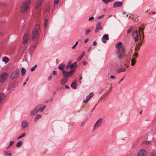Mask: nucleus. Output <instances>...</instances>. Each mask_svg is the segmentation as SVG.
<instances>
[{
  "mask_svg": "<svg viewBox=\"0 0 156 156\" xmlns=\"http://www.w3.org/2000/svg\"><path fill=\"white\" fill-rule=\"evenodd\" d=\"M8 77L9 74L7 72H4L1 73L0 76V82L2 83L5 82Z\"/></svg>",
  "mask_w": 156,
  "mask_h": 156,
  "instance_id": "423d86ee",
  "label": "nucleus"
},
{
  "mask_svg": "<svg viewBox=\"0 0 156 156\" xmlns=\"http://www.w3.org/2000/svg\"><path fill=\"white\" fill-rule=\"evenodd\" d=\"M101 22H100L99 21L97 22V24H96V27H99L101 26Z\"/></svg>",
  "mask_w": 156,
  "mask_h": 156,
  "instance_id": "e433bc0d",
  "label": "nucleus"
},
{
  "mask_svg": "<svg viewBox=\"0 0 156 156\" xmlns=\"http://www.w3.org/2000/svg\"><path fill=\"white\" fill-rule=\"evenodd\" d=\"M31 47L33 48H34L36 47V45L34 44H32L31 45Z\"/></svg>",
  "mask_w": 156,
  "mask_h": 156,
  "instance_id": "4d7b16f0",
  "label": "nucleus"
},
{
  "mask_svg": "<svg viewBox=\"0 0 156 156\" xmlns=\"http://www.w3.org/2000/svg\"><path fill=\"white\" fill-rule=\"evenodd\" d=\"M144 30V28L142 27H139V31H141V33H143V39L144 38V35L143 32V30Z\"/></svg>",
  "mask_w": 156,
  "mask_h": 156,
  "instance_id": "c85d7f7f",
  "label": "nucleus"
},
{
  "mask_svg": "<svg viewBox=\"0 0 156 156\" xmlns=\"http://www.w3.org/2000/svg\"><path fill=\"white\" fill-rule=\"evenodd\" d=\"M52 78V76H49L48 77V80H50Z\"/></svg>",
  "mask_w": 156,
  "mask_h": 156,
  "instance_id": "bf43d9fd",
  "label": "nucleus"
},
{
  "mask_svg": "<svg viewBox=\"0 0 156 156\" xmlns=\"http://www.w3.org/2000/svg\"><path fill=\"white\" fill-rule=\"evenodd\" d=\"M83 64H84V65H86L87 63V62H84L83 63Z\"/></svg>",
  "mask_w": 156,
  "mask_h": 156,
  "instance_id": "69168bd1",
  "label": "nucleus"
},
{
  "mask_svg": "<svg viewBox=\"0 0 156 156\" xmlns=\"http://www.w3.org/2000/svg\"><path fill=\"white\" fill-rule=\"evenodd\" d=\"M94 19V17H93V16H91V17H90L89 18L88 20L89 21H90L91 20H92Z\"/></svg>",
  "mask_w": 156,
  "mask_h": 156,
  "instance_id": "09e8293b",
  "label": "nucleus"
},
{
  "mask_svg": "<svg viewBox=\"0 0 156 156\" xmlns=\"http://www.w3.org/2000/svg\"><path fill=\"white\" fill-rule=\"evenodd\" d=\"M37 120H38V119H36V117H35V119H34L35 121L36 122Z\"/></svg>",
  "mask_w": 156,
  "mask_h": 156,
  "instance_id": "774afa93",
  "label": "nucleus"
},
{
  "mask_svg": "<svg viewBox=\"0 0 156 156\" xmlns=\"http://www.w3.org/2000/svg\"><path fill=\"white\" fill-rule=\"evenodd\" d=\"M133 55L135 56V58H136L138 56V54L136 53H134L133 54Z\"/></svg>",
  "mask_w": 156,
  "mask_h": 156,
  "instance_id": "603ef678",
  "label": "nucleus"
},
{
  "mask_svg": "<svg viewBox=\"0 0 156 156\" xmlns=\"http://www.w3.org/2000/svg\"><path fill=\"white\" fill-rule=\"evenodd\" d=\"M26 69L23 67L21 69V75L23 76L26 73Z\"/></svg>",
  "mask_w": 156,
  "mask_h": 156,
  "instance_id": "cd10ccee",
  "label": "nucleus"
},
{
  "mask_svg": "<svg viewBox=\"0 0 156 156\" xmlns=\"http://www.w3.org/2000/svg\"><path fill=\"white\" fill-rule=\"evenodd\" d=\"M28 125V123L26 121H23L22 122V126L23 128L27 127Z\"/></svg>",
  "mask_w": 156,
  "mask_h": 156,
  "instance_id": "f3484780",
  "label": "nucleus"
},
{
  "mask_svg": "<svg viewBox=\"0 0 156 156\" xmlns=\"http://www.w3.org/2000/svg\"><path fill=\"white\" fill-rule=\"evenodd\" d=\"M126 47L124 44L121 45L119 49H117V56L119 59L122 58L124 55Z\"/></svg>",
  "mask_w": 156,
  "mask_h": 156,
  "instance_id": "f03ea898",
  "label": "nucleus"
},
{
  "mask_svg": "<svg viewBox=\"0 0 156 156\" xmlns=\"http://www.w3.org/2000/svg\"><path fill=\"white\" fill-rule=\"evenodd\" d=\"M90 98H88V99H84L83 101V102L84 103H86L89 100Z\"/></svg>",
  "mask_w": 156,
  "mask_h": 156,
  "instance_id": "ea45409f",
  "label": "nucleus"
},
{
  "mask_svg": "<svg viewBox=\"0 0 156 156\" xmlns=\"http://www.w3.org/2000/svg\"><path fill=\"white\" fill-rule=\"evenodd\" d=\"M125 70V68H119L117 69V72L119 73L121 72L124 71Z\"/></svg>",
  "mask_w": 156,
  "mask_h": 156,
  "instance_id": "bb28decb",
  "label": "nucleus"
},
{
  "mask_svg": "<svg viewBox=\"0 0 156 156\" xmlns=\"http://www.w3.org/2000/svg\"><path fill=\"white\" fill-rule=\"evenodd\" d=\"M25 135H26V134L25 133H24L23 134H22V135L19 136L18 137L17 139H19L25 136Z\"/></svg>",
  "mask_w": 156,
  "mask_h": 156,
  "instance_id": "473e14b6",
  "label": "nucleus"
},
{
  "mask_svg": "<svg viewBox=\"0 0 156 156\" xmlns=\"http://www.w3.org/2000/svg\"><path fill=\"white\" fill-rule=\"evenodd\" d=\"M147 153L144 149L140 150L137 152L136 156H147Z\"/></svg>",
  "mask_w": 156,
  "mask_h": 156,
  "instance_id": "6e6552de",
  "label": "nucleus"
},
{
  "mask_svg": "<svg viewBox=\"0 0 156 156\" xmlns=\"http://www.w3.org/2000/svg\"><path fill=\"white\" fill-rule=\"evenodd\" d=\"M78 44V41H77L76 42L75 44L72 47L73 49H74L76 46Z\"/></svg>",
  "mask_w": 156,
  "mask_h": 156,
  "instance_id": "79ce46f5",
  "label": "nucleus"
},
{
  "mask_svg": "<svg viewBox=\"0 0 156 156\" xmlns=\"http://www.w3.org/2000/svg\"><path fill=\"white\" fill-rule=\"evenodd\" d=\"M41 117V115L40 114H37L36 116V119H39Z\"/></svg>",
  "mask_w": 156,
  "mask_h": 156,
  "instance_id": "58836bf2",
  "label": "nucleus"
},
{
  "mask_svg": "<svg viewBox=\"0 0 156 156\" xmlns=\"http://www.w3.org/2000/svg\"><path fill=\"white\" fill-rule=\"evenodd\" d=\"M85 121H84L82 122V123H81V126H83L84 125V124H85Z\"/></svg>",
  "mask_w": 156,
  "mask_h": 156,
  "instance_id": "6e6d98bb",
  "label": "nucleus"
},
{
  "mask_svg": "<svg viewBox=\"0 0 156 156\" xmlns=\"http://www.w3.org/2000/svg\"><path fill=\"white\" fill-rule=\"evenodd\" d=\"M104 15H101V16H99L98 17V19H100L101 18H102L103 17H104Z\"/></svg>",
  "mask_w": 156,
  "mask_h": 156,
  "instance_id": "3c124183",
  "label": "nucleus"
},
{
  "mask_svg": "<svg viewBox=\"0 0 156 156\" xmlns=\"http://www.w3.org/2000/svg\"><path fill=\"white\" fill-rule=\"evenodd\" d=\"M4 153L5 156H12V154L9 151H4Z\"/></svg>",
  "mask_w": 156,
  "mask_h": 156,
  "instance_id": "412c9836",
  "label": "nucleus"
},
{
  "mask_svg": "<svg viewBox=\"0 0 156 156\" xmlns=\"http://www.w3.org/2000/svg\"><path fill=\"white\" fill-rule=\"evenodd\" d=\"M90 31V29L87 30L85 32L86 34V35L88 34Z\"/></svg>",
  "mask_w": 156,
  "mask_h": 156,
  "instance_id": "49530a36",
  "label": "nucleus"
},
{
  "mask_svg": "<svg viewBox=\"0 0 156 156\" xmlns=\"http://www.w3.org/2000/svg\"><path fill=\"white\" fill-rule=\"evenodd\" d=\"M115 77V76H113L111 75L110 76V78H114Z\"/></svg>",
  "mask_w": 156,
  "mask_h": 156,
  "instance_id": "e2e57ef3",
  "label": "nucleus"
},
{
  "mask_svg": "<svg viewBox=\"0 0 156 156\" xmlns=\"http://www.w3.org/2000/svg\"><path fill=\"white\" fill-rule=\"evenodd\" d=\"M143 144H145L146 145H149V144H151V141H144V142H143Z\"/></svg>",
  "mask_w": 156,
  "mask_h": 156,
  "instance_id": "7c9ffc66",
  "label": "nucleus"
},
{
  "mask_svg": "<svg viewBox=\"0 0 156 156\" xmlns=\"http://www.w3.org/2000/svg\"><path fill=\"white\" fill-rule=\"evenodd\" d=\"M74 73H70L68 74H67V75L66 76H64V78H63L61 80V84L63 85L65 84L68 81V77H69L72 76Z\"/></svg>",
  "mask_w": 156,
  "mask_h": 156,
  "instance_id": "0eeeda50",
  "label": "nucleus"
},
{
  "mask_svg": "<svg viewBox=\"0 0 156 156\" xmlns=\"http://www.w3.org/2000/svg\"><path fill=\"white\" fill-rule=\"evenodd\" d=\"M108 40L109 37L108 34H105L104 35L101 39L102 41L104 43H106V40Z\"/></svg>",
  "mask_w": 156,
  "mask_h": 156,
  "instance_id": "ddd939ff",
  "label": "nucleus"
},
{
  "mask_svg": "<svg viewBox=\"0 0 156 156\" xmlns=\"http://www.w3.org/2000/svg\"><path fill=\"white\" fill-rule=\"evenodd\" d=\"M136 61V60L135 58H132L131 60V66H134L135 63Z\"/></svg>",
  "mask_w": 156,
  "mask_h": 156,
  "instance_id": "393cba45",
  "label": "nucleus"
},
{
  "mask_svg": "<svg viewBox=\"0 0 156 156\" xmlns=\"http://www.w3.org/2000/svg\"><path fill=\"white\" fill-rule=\"evenodd\" d=\"M99 30V27H96V28L95 29V31L96 33H97Z\"/></svg>",
  "mask_w": 156,
  "mask_h": 156,
  "instance_id": "4c0bfd02",
  "label": "nucleus"
},
{
  "mask_svg": "<svg viewBox=\"0 0 156 156\" xmlns=\"http://www.w3.org/2000/svg\"><path fill=\"white\" fill-rule=\"evenodd\" d=\"M89 39L88 38H87L85 39V40L84 41V43H86L87 42L89 41Z\"/></svg>",
  "mask_w": 156,
  "mask_h": 156,
  "instance_id": "864d4df0",
  "label": "nucleus"
},
{
  "mask_svg": "<svg viewBox=\"0 0 156 156\" xmlns=\"http://www.w3.org/2000/svg\"><path fill=\"white\" fill-rule=\"evenodd\" d=\"M46 107V106L45 105H44L42 108H41L40 109V112H42Z\"/></svg>",
  "mask_w": 156,
  "mask_h": 156,
  "instance_id": "a18cd8bd",
  "label": "nucleus"
},
{
  "mask_svg": "<svg viewBox=\"0 0 156 156\" xmlns=\"http://www.w3.org/2000/svg\"><path fill=\"white\" fill-rule=\"evenodd\" d=\"M142 45L141 43H138V44L137 43L136 44V46L135 51H138L140 48V47Z\"/></svg>",
  "mask_w": 156,
  "mask_h": 156,
  "instance_id": "a211bd4d",
  "label": "nucleus"
},
{
  "mask_svg": "<svg viewBox=\"0 0 156 156\" xmlns=\"http://www.w3.org/2000/svg\"><path fill=\"white\" fill-rule=\"evenodd\" d=\"M150 156H156V152L155 151L151 152Z\"/></svg>",
  "mask_w": 156,
  "mask_h": 156,
  "instance_id": "72a5a7b5",
  "label": "nucleus"
},
{
  "mask_svg": "<svg viewBox=\"0 0 156 156\" xmlns=\"http://www.w3.org/2000/svg\"><path fill=\"white\" fill-rule=\"evenodd\" d=\"M102 1L105 3L106 4H108L109 2H110V0H102Z\"/></svg>",
  "mask_w": 156,
  "mask_h": 156,
  "instance_id": "a19ab883",
  "label": "nucleus"
},
{
  "mask_svg": "<svg viewBox=\"0 0 156 156\" xmlns=\"http://www.w3.org/2000/svg\"><path fill=\"white\" fill-rule=\"evenodd\" d=\"M60 0H55L54 1V5L55 6V5H57Z\"/></svg>",
  "mask_w": 156,
  "mask_h": 156,
  "instance_id": "f704fd0d",
  "label": "nucleus"
},
{
  "mask_svg": "<svg viewBox=\"0 0 156 156\" xmlns=\"http://www.w3.org/2000/svg\"><path fill=\"white\" fill-rule=\"evenodd\" d=\"M4 94L0 93V104L2 103V101L4 99Z\"/></svg>",
  "mask_w": 156,
  "mask_h": 156,
  "instance_id": "4be33fe9",
  "label": "nucleus"
},
{
  "mask_svg": "<svg viewBox=\"0 0 156 156\" xmlns=\"http://www.w3.org/2000/svg\"><path fill=\"white\" fill-rule=\"evenodd\" d=\"M42 106V105H40L36 107L30 113V115H32L38 112L40 110Z\"/></svg>",
  "mask_w": 156,
  "mask_h": 156,
  "instance_id": "1a4fd4ad",
  "label": "nucleus"
},
{
  "mask_svg": "<svg viewBox=\"0 0 156 156\" xmlns=\"http://www.w3.org/2000/svg\"><path fill=\"white\" fill-rule=\"evenodd\" d=\"M133 29L132 27H131L127 31V34H129L130 32H131L133 30Z\"/></svg>",
  "mask_w": 156,
  "mask_h": 156,
  "instance_id": "2f4dec72",
  "label": "nucleus"
},
{
  "mask_svg": "<svg viewBox=\"0 0 156 156\" xmlns=\"http://www.w3.org/2000/svg\"><path fill=\"white\" fill-rule=\"evenodd\" d=\"M40 28V26L38 24H37L34 27L32 32V39L34 41L39 37V31Z\"/></svg>",
  "mask_w": 156,
  "mask_h": 156,
  "instance_id": "f257e3e1",
  "label": "nucleus"
},
{
  "mask_svg": "<svg viewBox=\"0 0 156 156\" xmlns=\"http://www.w3.org/2000/svg\"><path fill=\"white\" fill-rule=\"evenodd\" d=\"M13 143H14V141H10L9 142V147L11 146L13 144Z\"/></svg>",
  "mask_w": 156,
  "mask_h": 156,
  "instance_id": "37998d69",
  "label": "nucleus"
},
{
  "mask_svg": "<svg viewBox=\"0 0 156 156\" xmlns=\"http://www.w3.org/2000/svg\"><path fill=\"white\" fill-rule=\"evenodd\" d=\"M65 88L67 89L69 88V86L67 85L65 86Z\"/></svg>",
  "mask_w": 156,
  "mask_h": 156,
  "instance_id": "052dcab7",
  "label": "nucleus"
},
{
  "mask_svg": "<svg viewBox=\"0 0 156 156\" xmlns=\"http://www.w3.org/2000/svg\"><path fill=\"white\" fill-rule=\"evenodd\" d=\"M94 95V94L93 92H91L90 93V94L89 95H88L89 96H90V98H90H90L92 97H93V96Z\"/></svg>",
  "mask_w": 156,
  "mask_h": 156,
  "instance_id": "c03bdc74",
  "label": "nucleus"
},
{
  "mask_svg": "<svg viewBox=\"0 0 156 156\" xmlns=\"http://www.w3.org/2000/svg\"><path fill=\"white\" fill-rule=\"evenodd\" d=\"M22 144H23V142L22 141H19L17 143L16 145V146L18 147H19L21 146Z\"/></svg>",
  "mask_w": 156,
  "mask_h": 156,
  "instance_id": "a878e982",
  "label": "nucleus"
},
{
  "mask_svg": "<svg viewBox=\"0 0 156 156\" xmlns=\"http://www.w3.org/2000/svg\"><path fill=\"white\" fill-rule=\"evenodd\" d=\"M123 3L122 2H115L113 5L114 8L121 7Z\"/></svg>",
  "mask_w": 156,
  "mask_h": 156,
  "instance_id": "4468645a",
  "label": "nucleus"
},
{
  "mask_svg": "<svg viewBox=\"0 0 156 156\" xmlns=\"http://www.w3.org/2000/svg\"><path fill=\"white\" fill-rule=\"evenodd\" d=\"M2 60L3 62L6 63L9 61V59L8 57H5L2 58Z\"/></svg>",
  "mask_w": 156,
  "mask_h": 156,
  "instance_id": "aec40b11",
  "label": "nucleus"
},
{
  "mask_svg": "<svg viewBox=\"0 0 156 156\" xmlns=\"http://www.w3.org/2000/svg\"><path fill=\"white\" fill-rule=\"evenodd\" d=\"M70 68V66L69 65V63H68V65L66 66V69H69V68Z\"/></svg>",
  "mask_w": 156,
  "mask_h": 156,
  "instance_id": "de8ad7c7",
  "label": "nucleus"
},
{
  "mask_svg": "<svg viewBox=\"0 0 156 156\" xmlns=\"http://www.w3.org/2000/svg\"><path fill=\"white\" fill-rule=\"evenodd\" d=\"M91 47H90L89 48H88V51H90V50H91Z\"/></svg>",
  "mask_w": 156,
  "mask_h": 156,
  "instance_id": "338daca9",
  "label": "nucleus"
},
{
  "mask_svg": "<svg viewBox=\"0 0 156 156\" xmlns=\"http://www.w3.org/2000/svg\"><path fill=\"white\" fill-rule=\"evenodd\" d=\"M123 44H122V42H118L115 45V47L116 48H117L118 49H119L120 47V46L122 45Z\"/></svg>",
  "mask_w": 156,
  "mask_h": 156,
  "instance_id": "5701e85b",
  "label": "nucleus"
},
{
  "mask_svg": "<svg viewBox=\"0 0 156 156\" xmlns=\"http://www.w3.org/2000/svg\"><path fill=\"white\" fill-rule=\"evenodd\" d=\"M20 75V71L18 69H16L11 73L10 78L11 80H13L18 78Z\"/></svg>",
  "mask_w": 156,
  "mask_h": 156,
  "instance_id": "39448f33",
  "label": "nucleus"
},
{
  "mask_svg": "<svg viewBox=\"0 0 156 156\" xmlns=\"http://www.w3.org/2000/svg\"><path fill=\"white\" fill-rule=\"evenodd\" d=\"M132 36L134 38L135 42H136L138 41L137 37L139 36L137 34V31L136 30L134 31L133 32Z\"/></svg>",
  "mask_w": 156,
  "mask_h": 156,
  "instance_id": "f8f14e48",
  "label": "nucleus"
},
{
  "mask_svg": "<svg viewBox=\"0 0 156 156\" xmlns=\"http://www.w3.org/2000/svg\"><path fill=\"white\" fill-rule=\"evenodd\" d=\"M82 76H81L79 79V81H80V83H81V80H82Z\"/></svg>",
  "mask_w": 156,
  "mask_h": 156,
  "instance_id": "13d9d810",
  "label": "nucleus"
},
{
  "mask_svg": "<svg viewBox=\"0 0 156 156\" xmlns=\"http://www.w3.org/2000/svg\"><path fill=\"white\" fill-rule=\"evenodd\" d=\"M85 55V52L84 51L83 52L81 55L79 57L77 58V60L78 61H79L83 57L84 55Z\"/></svg>",
  "mask_w": 156,
  "mask_h": 156,
  "instance_id": "b1692460",
  "label": "nucleus"
},
{
  "mask_svg": "<svg viewBox=\"0 0 156 156\" xmlns=\"http://www.w3.org/2000/svg\"><path fill=\"white\" fill-rule=\"evenodd\" d=\"M92 44L94 46H95L97 44V43L94 41L93 42Z\"/></svg>",
  "mask_w": 156,
  "mask_h": 156,
  "instance_id": "5fc2aeb1",
  "label": "nucleus"
},
{
  "mask_svg": "<svg viewBox=\"0 0 156 156\" xmlns=\"http://www.w3.org/2000/svg\"><path fill=\"white\" fill-rule=\"evenodd\" d=\"M99 29H101V30H102V27L101 26H100L99 27Z\"/></svg>",
  "mask_w": 156,
  "mask_h": 156,
  "instance_id": "0e129e2a",
  "label": "nucleus"
},
{
  "mask_svg": "<svg viewBox=\"0 0 156 156\" xmlns=\"http://www.w3.org/2000/svg\"><path fill=\"white\" fill-rule=\"evenodd\" d=\"M37 65H35L34 66V67H33L31 69V71L32 72L33 71H34V70H35V68L36 67H37Z\"/></svg>",
  "mask_w": 156,
  "mask_h": 156,
  "instance_id": "c9c22d12",
  "label": "nucleus"
},
{
  "mask_svg": "<svg viewBox=\"0 0 156 156\" xmlns=\"http://www.w3.org/2000/svg\"><path fill=\"white\" fill-rule=\"evenodd\" d=\"M69 65L70 66V68L71 69L76 68L77 67V62H75Z\"/></svg>",
  "mask_w": 156,
  "mask_h": 156,
  "instance_id": "dca6fc26",
  "label": "nucleus"
},
{
  "mask_svg": "<svg viewBox=\"0 0 156 156\" xmlns=\"http://www.w3.org/2000/svg\"><path fill=\"white\" fill-rule=\"evenodd\" d=\"M65 67V65L63 63L60 64L58 66V68L59 69L61 70L62 72V74L63 76H67L68 74L70 73H74L75 71L74 70H71L69 72H67L66 71L64 70L63 69Z\"/></svg>",
  "mask_w": 156,
  "mask_h": 156,
  "instance_id": "20e7f679",
  "label": "nucleus"
},
{
  "mask_svg": "<svg viewBox=\"0 0 156 156\" xmlns=\"http://www.w3.org/2000/svg\"><path fill=\"white\" fill-rule=\"evenodd\" d=\"M53 74L54 75H57V71H53Z\"/></svg>",
  "mask_w": 156,
  "mask_h": 156,
  "instance_id": "8fccbe9b",
  "label": "nucleus"
},
{
  "mask_svg": "<svg viewBox=\"0 0 156 156\" xmlns=\"http://www.w3.org/2000/svg\"><path fill=\"white\" fill-rule=\"evenodd\" d=\"M123 79H124V78H122V79H121V80H120V82H119L118 83V84H119V83H120V82H121L122 81V80H123Z\"/></svg>",
  "mask_w": 156,
  "mask_h": 156,
  "instance_id": "680f3d73",
  "label": "nucleus"
},
{
  "mask_svg": "<svg viewBox=\"0 0 156 156\" xmlns=\"http://www.w3.org/2000/svg\"><path fill=\"white\" fill-rule=\"evenodd\" d=\"M102 121V119L100 118L96 122L94 126V130L97 129L99 127L101 126Z\"/></svg>",
  "mask_w": 156,
  "mask_h": 156,
  "instance_id": "9d476101",
  "label": "nucleus"
},
{
  "mask_svg": "<svg viewBox=\"0 0 156 156\" xmlns=\"http://www.w3.org/2000/svg\"><path fill=\"white\" fill-rule=\"evenodd\" d=\"M76 82H73L71 84V86L72 88L76 89Z\"/></svg>",
  "mask_w": 156,
  "mask_h": 156,
  "instance_id": "6ab92c4d",
  "label": "nucleus"
},
{
  "mask_svg": "<svg viewBox=\"0 0 156 156\" xmlns=\"http://www.w3.org/2000/svg\"><path fill=\"white\" fill-rule=\"evenodd\" d=\"M43 2V0H38L35 6V9H37L41 5Z\"/></svg>",
  "mask_w": 156,
  "mask_h": 156,
  "instance_id": "2eb2a0df",
  "label": "nucleus"
},
{
  "mask_svg": "<svg viewBox=\"0 0 156 156\" xmlns=\"http://www.w3.org/2000/svg\"><path fill=\"white\" fill-rule=\"evenodd\" d=\"M48 24V19H46L44 21V27L45 28H46L47 27Z\"/></svg>",
  "mask_w": 156,
  "mask_h": 156,
  "instance_id": "c756f323",
  "label": "nucleus"
},
{
  "mask_svg": "<svg viewBox=\"0 0 156 156\" xmlns=\"http://www.w3.org/2000/svg\"><path fill=\"white\" fill-rule=\"evenodd\" d=\"M31 2V1L30 0H27L23 2L21 7V12L25 13L27 10Z\"/></svg>",
  "mask_w": 156,
  "mask_h": 156,
  "instance_id": "7ed1b4c3",
  "label": "nucleus"
},
{
  "mask_svg": "<svg viewBox=\"0 0 156 156\" xmlns=\"http://www.w3.org/2000/svg\"><path fill=\"white\" fill-rule=\"evenodd\" d=\"M30 37L29 34H26L23 37V44L25 45H26L28 41L29 40Z\"/></svg>",
  "mask_w": 156,
  "mask_h": 156,
  "instance_id": "9b49d317",
  "label": "nucleus"
}]
</instances>
